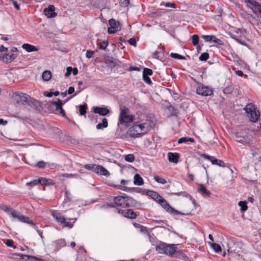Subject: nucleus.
<instances>
[{
    "label": "nucleus",
    "mask_w": 261,
    "mask_h": 261,
    "mask_svg": "<svg viewBox=\"0 0 261 261\" xmlns=\"http://www.w3.org/2000/svg\"><path fill=\"white\" fill-rule=\"evenodd\" d=\"M12 98L17 104L34 107L36 109L41 107V102L30 95L19 92L13 93Z\"/></svg>",
    "instance_id": "obj_1"
},
{
    "label": "nucleus",
    "mask_w": 261,
    "mask_h": 261,
    "mask_svg": "<svg viewBox=\"0 0 261 261\" xmlns=\"http://www.w3.org/2000/svg\"><path fill=\"white\" fill-rule=\"evenodd\" d=\"M113 202L116 206L125 208L130 207H137L142 206V204L133 198L123 194V196H117L113 198Z\"/></svg>",
    "instance_id": "obj_2"
},
{
    "label": "nucleus",
    "mask_w": 261,
    "mask_h": 261,
    "mask_svg": "<svg viewBox=\"0 0 261 261\" xmlns=\"http://www.w3.org/2000/svg\"><path fill=\"white\" fill-rule=\"evenodd\" d=\"M0 209L6 212L8 215L11 216L13 218H17L20 222L27 223L30 220L28 217L23 216L20 212L5 204L1 205Z\"/></svg>",
    "instance_id": "obj_3"
},
{
    "label": "nucleus",
    "mask_w": 261,
    "mask_h": 261,
    "mask_svg": "<svg viewBox=\"0 0 261 261\" xmlns=\"http://www.w3.org/2000/svg\"><path fill=\"white\" fill-rule=\"evenodd\" d=\"M175 248L174 244H168L162 242L156 246V250L159 253H164L169 256H173L175 252Z\"/></svg>",
    "instance_id": "obj_4"
},
{
    "label": "nucleus",
    "mask_w": 261,
    "mask_h": 261,
    "mask_svg": "<svg viewBox=\"0 0 261 261\" xmlns=\"http://www.w3.org/2000/svg\"><path fill=\"white\" fill-rule=\"evenodd\" d=\"M244 110L248 114L249 120L252 122H256L260 117L259 112L256 110L254 105L252 103H248Z\"/></svg>",
    "instance_id": "obj_5"
},
{
    "label": "nucleus",
    "mask_w": 261,
    "mask_h": 261,
    "mask_svg": "<svg viewBox=\"0 0 261 261\" xmlns=\"http://www.w3.org/2000/svg\"><path fill=\"white\" fill-rule=\"evenodd\" d=\"M158 202L163 207L167 212L172 215L173 216H176L177 215H180L182 216L185 215V214L176 210L173 207H171L169 204L166 201V200L162 197Z\"/></svg>",
    "instance_id": "obj_6"
},
{
    "label": "nucleus",
    "mask_w": 261,
    "mask_h": 261,
    "mask_svg": "<svg viewBox=\"0 0 261 261\" xmlns=\"http://www.w3.org/2000/svg\"><path fill=\"white\" fill-rule=\"evenodd\" d=\"M49 106L50 108L53 106H55V113L56 114L60 115L66 119H68L64 110L63 109V105L62 100L58 99L57 101H50L49 102Z\"/></svg>",
    "instance_id": "obj_7"
},
{
    "label": "nucleus",
    "mask_w": 261,
    "mask_h": 261,
    "mask_svg": "<svg viewBox=\"0 0 261 261\" xmlns=\"http://www.w3.org/2000/svg\"><path fill=\"white\" fill-rule=\"evenodd\" d=\"M244 2L252 10L253 13L261 18V4L253 0H244Z\"/></svg>",
    "instance_id": "obj_8"
},
{
    "label": "nucleus",
    "mask_w": 261,
    "mask_h": 261,
    "mask_svg": "<svg viewBox=\"0 0 261 261\" xmlns=\"http://www.w3.org/2000/svg\"><path fill=\"white\" fill-rule=\"evenodd\" d=\"M128 109L125 108L121 109L119 115V122L121 124L130 123L134 120V116L132 115H127Z\"/></svg>",
    "instance_id": "obj_9"
},
{
    "label": "nucleus",
    "mask_w": 261,
    "mask_h": 261,
    "mask_svg": "<svg viewBox=\"0 0 261 261\" xmlns=\"http://www.w3.org/2000/svg\"><path fill=\"white\" fill-rule=\"evenodd\" d=\"M113 187L116 189L120 190L125 192H131L134 190L136 192L141 193L143 195H146V193L148 191L140 188H128L126 186L119 185H114Z\"/></svg>",
    "instance_id": "obj_10"
},
{
    "label": "nucleus",
    "mask_w": 261,
    "mask_h": 261,
    "mask_svg": "<svg viewBox=\"0 0 261 261\" xmlns=\"http://www.w3.org/2000/svg\"><path fill=\"white\" fill-rule=\"evenodd\" d=\"M148 130V129L147 128L145 132L141 133L138 129V126L134 125L128 129V134L132 138H140L147 133Z\"/></svg>",
    "instance_id": "obj_11"
},
{
    "label": "nucleus",
    "mask_w": 261,
    "mask_h": 261,
    "mask_svg": "<svg viewBox=\"0 0 261 261\" xmlns=\"http://www.w3.org/2000/svg\"><path fill=\"white\" fill-rule=\"evenodd\" d=\"M109 24L110 27L108 28V32L110 34H114L121 30V25L119 21L115 19L112 18L109 20Z\"/></svg>",
    "instance_id": "obj_12"
},
{
    "label": "nucleus",
    "mask_w": 261,
    "mask_h": 261,
    "mask_svg": "<svg viewBox=\"0 0 261 261\" xmlns=\"http://www.w3.org/2000/svg\"><path fill=\"white\" fill-rule=\"evenodd\" d=\"M223 93L225 95H230L237 96L239 95V88L238 86H234L230 84L225 87L223 90Z\"/></svg>",
    "instance_id": "obj_13"
},
{
    "label": "nucleus",
    "mask_w": 261,
    "mask_h": 261,
    "mask_svg": "<svg viewBox=\"0 0 261 261\" xmlns=\"http://www.w3.org/2000/svg\"><path fill=\"white\" fill-rule=\"evenodd\" d=\"M196 93L198 95L206 96L212 95L213 91L208 86L200 85L197 88Z\"/></svg>",
    "instance_id": "obj_14"
},
{
    "label": "nucleus",
    "mask_w": 261,
    "mask_h": 261,
    "mask_svg": "<svg viewBox=\"0 0 261 261\" xmlns=\"http://www.w3.org/2000/svg\"><path fill=\"white\" fill-rule=\"evenodd\" d=\"M200 156L205 160L210 161L213 165H216L222 167H224L225 166V163L222 160L216 159L213 156H210L207 154L202 153L200 155Z\"/></svg>",
    "instance_id": "obj_15"
},
{
    "label": "nucleus",
    "mask_w": 261,
    "mask_h": 261,
    "mask_svg": "<svg viewBox=\"0 0 261 261\" xmlns=\"http://www.w3.org/2000/svg\"><path fill=\"white\" fill-rule=\"evenodd\" d=\"M202 38L204 40V41L206 42H213L216 43L218 45H223V42L220 39H218L214 35H202Z\"/></svg>",
    "instance_id": "obj_16"
},
{
    "label": "nucleus",
    "mask_w": 261,
    "mask_h": 261,
    "mask_svg": "<svg viewBox=\"0 0 261 261\" xmlns=\"http://www.w3.org/2000/svg\"><path fill=\"white\" fill-rule=\"evenodd\" d=\"M55 6L50 5L44 10V13L48 18H54L57 15V14L55 12Z\"/></svg>",
    "instance_id": "obj_17"
},
{
    "label": "nucleus",
    "mask_w": 261,
    "mask_h": 261,
    "mask_svg": "<svg viewBox=\"0 0 261 261\" xmlns=\"http://www.w3.org/2000/svg\"><path fill=\"white\" fill-rule=\"evenodd\" d=\"M93 112L99 115L105 116L110 113V111L107 107H96L93 109Z\"/></svg>",
    "instance_id": "obj_18"
},
{
    "label": "nucleus",
    "mask_w": 261,
    "mask_h": 261,
    "mask_svg": "<svg viewBox=\"0 0 261 261\" xmlns=\"http://www.w3.org/2000/svg\"><path fill=\"white\" fill-rule=\"evenodd\" d=\"M53 245L54 247L55 251H58L62 247H65L66 245V241L64 239H59L53 242Z\"/></svg>",
    "instance_id": "obj_19"
},
{
    "label": "nucleus",
    "mask_w": 261,
    "mask_h": 261,
    "mask_svg": "<svg viewBox=\"0 0 261 261\" xmlns=\"http://www.w3.org/2000/svg\"><path fill=\"white\" fill-rule=\"evenodd\" d=\"M167 156L170 163L177 164L179 161L180 155L178 153L168 152Z\"/></svg>",
    "instance_id": "obj_20"
},
{
    "label": "nucleus",
    "mask_w": 261,
    "mask_h": 261,
    "mask_svg": "<svg viewBox=\"0 0 261 261\" xmlns=\"http://www.w3.org/2000/svg\"><path fill=\"white\" fill-rule=\"evenodd\" d=\"M95 172L101 175L108 176L110 175L109 171L100 165H97L95 167Z\"/></svg>",
    "instance_id": "obj_21"
},
{
    "label": "nucleus",
    "mask_w": 261,
    "mask_h": 261,
    "mask_svg": "<svg viewBox=\"0 0 261 261\" xmlns=\"http://www.w3.org/2000/svg\"><path fill=\"white\" fill-rule=\"evenodd\" d=\"M146 195L149 196L156 202H158L160 198H162V196L158 193L152 190H148L146 193Z\"/></svg>",
    "instance_id": "obj_22"
},
{
    "label": "nucleus",
    "mask_w": 261,
    "mask_h": 261,
    "mask_svg": "<svg viewBox=\"0 0 261 261\" xmlns=\"http://www.w3.org/2000/svg\"><path fill=\"white\" fill-rule=\"evenodd\" d=\"M16 58L13 54H4L3 57L0 56V58H2L4 61L6 63H10L14 60Z\"/></svg>",
    "instance_id": "obj_23"
},
{
    "label": "nucleus",
    "mask_w": 261,
    "mask_h": 261,
    "mask_svg": "<svg viewBox=\"0 0 261 261\" xmlns=\"http://www.w3.org/2000/svg\"><path fill=\"white\" fill-rule=\"evenodd\" d=\"M52 216L59 223L62 224L63 222H65V218L57 211H54L52 213Z\"/></svg>",
    "instance_id": "obj_24"
},
{
    "label": "nucleus",
    "mask_w": 261,
    "mask_h": 261,
    "mask_svg": "<svg viewBox=\"0 0 261 261\" xmlns=\"http://www.w3.org/2000/svg\"><path fill=\"white\" fill-rule=\"evenodd\" d=\"M22 47L28 53L37 51L38 50V48L36 46L28 43L23 44L22 45Z\"/></svg>",
    "instance_id": "obj_25"
},
{
    "label": "nucleus",
    "mask_w": 261,
    "mask_h": 261,
    "mask_svg": "<svg viewBox=\"0 0 261 261\" xmlns=\"http://www.w3.org/2000/svg\"><path fill=\"white\" fill-rule=\"evenodd\" d=\"M134 184L137 186H141L144 184L143 178L139 174H136L134 177Z\"/></svg>",
    "instance_id": "obj_26"
},
{
    "label": "nucleus",
    "mask_w": 261,
    "mask_h": 261,
    "mask_svg": "<svg viewBox=\"0 0 261 261\" xmlns=\"http://www.w3.org/2000/svg\"><path fill=\"white\" fill-rule=\"evenodd\" d=\"M124 217L129 219H134L137 217V214L133 210L128 209L126 210Z\"/></svg>",
    "instance_id": "obj_27"
},
{
    "label": "nucleus",
    "mask_w": 261,
    "mask_h": 261,
    "mask_svg": "<svg viewBox=\"0 0 261 261\" xmlns=\"http://www.w3.org/2000/svg\"><path fill=\"white\" fill-rule=\"evenodd\" d=\"M108 126V121L106 118H103L102 122L99 123L96 125V128L97 129H103L107 127Z\"/></svg>",
    "instance_id": "obj_28"
},
{
    "label": "nucleus",
    "mask_w": 261,
    "mask_h": 261,
    "mask_svg": "<svg viewBox=\"0 0 261 261\" xmlns=\"http://www.w3.org/2000/svg\"><path fill=\"white\" fill-rule=\"evenodd\" d=\"M230 37L231 38L236 41L238 43L245 46H248L247 44L243 40L241 36H237L234 35H231Z\"/></svg>",
    "instance_id": "obj_29"
},
{
    "label": "nucleus",
    "mask_w": 261,
    "mask_h": 261,
    "mask_svg": "<svg viewBox=\"0 0 261 261\" xmlns=\"http://www.w3.org/2000/svg\"><path fill=\"white\" fill-rule=\"evenodd\" d=\"M18 256H20L21 257V258L22 259L27 260V261H37V257L29 255H24V254H18Z\"/></svg>",
    "instance_id": "obj_30"
},
{
    "label": "nucleus",
    "mask_w": 261,
    "mask_h": 261,
    "mask_svg": "<svg viewBox=\"0 0 261 261\" xmlns=\"http://www.w3.org/2000/svg\"><path fill=\"white\" fill-rule=\"evenodd\" d=\"M168 111L170 114V116H173L177 117L178 116V110L175 109L173 106L170 105L167 107Z\"/></svg>",
    "instance_id": "obj_31"
},
{
    "label": "nucleus",
    "mask_w": 261,
    "mask_h": 261,
    "mask_svg": "<svg viewBox=\"0 0 261 261\" xmlns=\"http://www.w3.org/2000/svg\"><path fill=\"white\" fill-rule=\"evenodd\" d=\"M247 202L246 201H240L239 202L238 205L240 206V211L244 213L247 211L248 208Z\"/></svg>",
    "instance_id": "obj_32"
},
{
    "label": "nucleus",
    "mask_w": 261,
    "mask_h": 261,
    "mask_svg": "<svg viewBox=\"0 0 261 261\" xmlns=\"http://www.w3.org/2000/svg\"><path fill=\"white\" fill-rule=\"evenodd\" d=\"M51 72L49 70H45L42 73V79L45 81H48L51 78Z\"/></svg>",
    "instance_id": "obj_33"
},
{
    "label": "nucleus",
    "mask_w": 261,
    "mask_h": 261,
    "mask_svg": "<svg viewBox=\"0 0 261 261\" xmlns=\"http://www.w3.org/2000/svg\"><path fill=\"white\" fill-rule=\"evenodd\" d=\"M38 184H40L42 185L48 186L51 184V180L50 179H46L44 177H40L37 179Z\"/></svg>",
    "instance_id": "obj_34"
},
{
    "label": "nucleus",
    "mask_w": 261,
    "mask_h": 261,
    "mask_svg": "<svg viewBox=\"0 0 261 261\" xmlns=\"http://www.w3.org/2000/svg\"><path fill=\"white\" fill-rule=\"evenodd\" d=\"M199 191L201 192L203 194L207 196H210L211 194L210 191H208L206 188L203 185H199Z\"/></svg>",
    "instance_id": "obj_35"
},
{
    "label": "nucleus",
    "mask_w": 261,
    "mask_h": 261,
    "mask_svg": "<svg viewBox=\"0 0 261 261\" xmlns=\"http://www.w3.org/2000/svg\"><path fill=\"white\" fill-rule=\"evenodd\" d=\"M210 245L211 248H212L213 250L217 253H219L222 250L220 245L217 243H210Z\"/></svg>",
    "instance_id": "obj_36"
},
{
    "label": "nucleus",
    "mask_w": 261,
    "mask_h": 261,
    "mask_svg": "<svg viewBox=\"0 0 261 261\" xmlns=\"http://www.w3.org/2000/svg\"><path fill=\"white\" fill-rule=\"evenodd\" d=\"M87 105L86 103L79 106V111L81 115H85L86 113Z\"/></svg>",
    "instance_id": "obj_37"
},
{
    "label": "nucleus",
    "mask_w": 261,
    "mask_h": 261,
    "mask_svg": "<svg viewBox=\"0 0 261 261\" xmlns=\"http://www.w3.org/2000/svg\"><path fill=\"white\" fill-rule=\"evenodd\" d=\"M154 179L155 181L161 184H165L167 183V180L161 176L158 175L154 176Z\"/></svg>",
    "instance_id": "obj_38"
},
{
    "label": "nucleus",
    "mask_w": 261,
    "mask_h": 261,
    "mask_svg": "<svg viewBox=\"0 0 261 261\" xmlns=\"http://www.w3.org/2000/svg\"><path fill=\"white\" fill-rule=\"evenodd\" d=\"M170 57L173 59H179V60H186V58L185 57H184L182 55H180L179 54H178L177 53H171Z\"/></svg>",
    "instance_id": "obj_39"
},
{
    "label": "nucleus",
    "mask_w": 261,
    "mask_h": 261,
    "mask_svg": "<svg viewBox=\"0 0 261 261\" xmlns=\"http://www.w3.org/2000/svg\"><path fill=\"white\" fill-rule=\"evenodd\" d=\"M125 160L129 163H132L135 160V156L133 154H128L125 156Z\"/></svg>",
    "instance_id": "obj_40"
},
{
    "label": "nucleus",
    "mask_w": 261,
    "mask_h": 261,
    "mask_svg": "<svg viewBox=\"0 0 261 261\" xmlns=\"http://www.w3.org/2000/svg\"><path fill=\"white\" fill-rule=\"evenodd\" d=\"M97 166V165L95 164H86L84 166V168L90 171H93L95 172V167Z\"/></svg>",
    "instance_id": "obj_41"
},
{
    "label": "nucleus",
    "mask_w": 261,
    "mask_h": 261,
    "mask_svg": "<svg viewBox=\"0 0 261 261\" xmlns=\"http://www.w3.org/2000/svg\"><path fill=\"white\" fill-rule=\"evenodd\" d=\"M199 37L197 35H193L192 36V42L194 46H196L199 43Z\"/></svg>",
    "instance_id": "obj_42"
},
{
    "label": "nucleus",
    "mask_w": 261,
    "mask_h": 261,
    "mask_svg": "<svg viewBox=\"0 0 261 261\" xmlns=\"http://www.w3.org/2000/svg\"><path fill=\"white\" fill-rule=\"evenodd\" d=\"M209 58V54L207 53H202L199 57V60L201 61H205Z\"/></svg>",
    "instance_id": "obj_43"
},
{
    "label": "nucleus",
    "mask_w": 261,
    "mask_h": 261,
    "mask_svg": "<svg viewBox=\"0 0 261 261\" xmlns=\"http://www.w3.org/2000/svg\"><path fill=\"white\" fill-rule=\"evenodd\" d=\"M152 74H153V71L151 69L148 68H145L143 69V75L149 76V75H151Z\"/></svg>",
    "instance_id": "obj_44"
},
{
    "label": "nucleus",
    "mask_w": 261,
    "mask_h": 261,
    "mask_svg": "<svg viewBox=\"0 0 261 261\" xmlns=\"http://www.w3.org/2000/svg\"><path fill=\"white\" fill-rule=\"evenodd\" d=\"M139 228H140V232L146 234L149 237H150V233H149V231L148 230L147 228L146 227L142 225L141 226H140V227Z\"/></svg>",
    "instance_id": "obj_45"
},
{
    "label": "nucleus",
    "mask_w": 261,
    "mask_h": 261,
    "mask_svg": "<svg viewBox=\"0 0 261 261\" xmlns=\"http://www.w3.org/2000/svg\"><path fill=\"white\" fill-rule=\"evenodd\" d=\"M136 125L138 126V129L139 130V132L141 133H142V131H144V132H145V126H147V127L148 126L147 123H142L140 124H137Z\"/></svg>",
    "instance_id": "obj_46"
},
{
    "label": "nucleus",
    "mask_w": 261,
    "mask_h": 261,
    "mask_svg": "<svg viewBox=\"0 0 261 261\" xmlns=\"http://www.w3.org/2000/svg\"><path fill=\"white\" fill-rule=\"evenodd\" d=\"M109 42L107 40H103L102 42V44L99 45V49H105L108 46Z\"/></svg>",
    "instance_id": "obj_47"
},
{
    "label": "nucleus",
    "mask_w": 261,
    "mask_h": 261,
    "mask_svg": "<svg viewBox=\"0 0 261 261\" xmlns=\"http://www.w3.org/2000/svg\"><path fill=\"white\" fill-rule=\"evenodd\" d=\"M173 194H174L175 195H176L177 196H182L188 197V198L191 197V195L188 194L186 192H178V193H173Z\"/></svg>",
    "instance_id": "obj_48"
},
{
    "label": "nucleus",
    "mask_w": 261,
    "mask_h": 261,
    "mask_svg": "<svg viewBox=\"0 0 261 261\" xmlns=\"http://www.w3.org/2000/svg\"><path fill=\"white\" fill-rule=\"evenodd\" d=\"M119 2L120 4V5L121 7H127L128 5V4H129V0H119Z\"/></svg>",
    "instance_id": "obj_49"
},
{
    "label": "nucleus",
    "mask_w": 261,
    "mask_h": 261,
    "mask_svg": "<svg viewBox=\"0 0 261 261\" xmlns=\"http://www.w3.org/2000/svg\"><path fill=\"white\" fill-rule=\"evenodd\" d=\"M143 80L146 83L149 85H151L152 84V82L148 76L143 75Z\"/></svg>",
    "instance_id": "obj_50"
},
{
    "label": "nucleus",
    "mask_w": 261,
    "mask_h": 261,
    "mask_svg": "<svg viewBox=\"0 0 261 261\" xmlns=\"http://www.w3.org/2000/svg\"><path fill=\"white\" fill-rule=\"evenodd\" d=\"M38 184V179H34L30 182H27L26 184V185L30 186L31 187H34Z\"/></svg>",
    "instance_id": "obj_51"
},
{
    "label": "nucleus",
    "mask_w": 261,
    "mask_h": 261,
    "mask_svg": "<svg viewBox=\"0 0 261 261\" xmlns=\"http://www.w3.org/2000/svg\"><path fill=\"white\" fill-rule=\"evenodd\" d=\"M70 193L68 191L65 192V199L64 200L63 203L68 202L70 201L71 199L69 197Z\"/></svg>",
    "instance_id": "obj_52"
},
{
    "label": "nucleus",
    "mask_w": 261,
    "mask_h": 261,
    "mask_svg": "<svg viewBox=\"0 0 261 261\" xmlns=\"http://www.w3.org/2000/svg\"><path fill=\"white\" fill-rule=\"evenodd\" d=\"M246 138H247V136L240 137L238 139L237 141L238 142H240V143H243V144L246 143L248 142V141H246Z\"/></svg>",
    "instance_id": "obj_53"
},
{
    "label": "nucleus",
    "mask_w": 261,
    "mask_h": 261,
    "mask_svg": "<svg viewBox=\"0 0 261 261\" xmlns=\"http://www.w3.org/2000/svg\"><path fill=\"white\" fill-rule=\"evenodd\" d=\"M164 6L166 7H169V8H175L176 7V5H175V4L174 3H170V2L166 3L164 4Z\"/></svg>",
    "instance_id": "obj_54"
},
{
    "label": "nucleus",
    "mask_w": 261,
    "mask_h": 261,
    "mask_svg": "<svg viewBox=\"0 0 261 261\" xmlns=\"http://www.w3.org/2000/svg\"><path fill=\"white\" fill-rule=\"evenodd\" d=\"M128 42L129 43V44L132 46H136V44H137V42H136V40L135 38H130L128 41Z\"/></svg>",
    "instance_id": "obj_55"
},
{
    "label": "nucleus",
    "mask_w": 261,
    "mask_h": 261,
    "mask_svg": "<svg viewBox=\"0 0 261 261\" xmlns=\"http://www.w3.org/2000/svg\"><path fill=\"white\" fill-rule=\"evenodd\" d=\"M72 70V68L71 67H68L66 68V72L65 74V76L66 77L69 76L71 74Z\"/></svg>",
    "instance_id": "obj_56"
},
{
    "label": "nucleus",
    "mask_w": 261,
    "mask_h": 261,
    "mask_svg": "<svg viewBox=\"0 0 261 261\" xmlns=\"http://www.w3.org/2000/svg\"><path fill=\"white\" fill-rule=\"evenodd\" d=\"M93 51H92V50H88L86 52V57L88 58V59H90L93 56Z\"/></svg>",
    "instance_id": "obj_57"
},
{
    "label": "nucleus",
    "mask_w": 261,
    "mask_h": 261,
    "mask_svg": "<svg viewBox=\"0 0 261 261\" xmlns=\"http://www.w3.org/2000/svg\"><path fill=\"white\" fill-rule=\"evenodd\" d=\"M53 90H50L49 92L45 91L44 92V95L48 97H51L53 95Z\"/></svg>",
    "instance_id": "obj_58"
},
{
    "label": "nucleus",
    "mask_w": 261,
    "mask_h": 261,
    "mask_svg": "<svg viewBox=\"0 0 261 261\" xmlns=\"http://www.w3.org/2000/svg\"><path fill=\"white\" fill-rule=\"evenodd\" d=\"M13 241L12 240H7L5 242L7 246L11 247H13Z\"/></svg>",
    "instance_id": "obj_59"
},
{
    "label": "nucleus",
    "mask_w": 261,
    "mask_h": 261,
    "mask_svg": "<svg viewBox=\"0 0 261 261\" xmlns=\"http://www.w3.org/2000/svg\"><path fill=\"white\" fill-rule=\"evenodd\" d=\"M62 224H63L64 227H68L69 228H71L73 227V224L71 223L67 222L66 220L65 222H63Z\"/></svg>",
    "instance_id": "obj_60"
},
{
    "label": "nucleus",
    "mask_w": 261,
    "mask_h": 261,
    "mask_svg": "<svg viewBox=\"0 0 261 261\" xmlns=\"http://www.w3.org/2000/svg\"><path fill=\"white\" fill-rule=\"evenodd\" d=\"M14 7L18 10H20V7L18 3L15 0H11Z\"/></svg>",
    "instance_id": "obj_61"
},
{
    "label": "nucleus",
    "mask_w": 261,
    "mask_h": 261,
    "mask_svg": "<svg viewBox=\"0 0 261 261\" xmlns=\"http://www.w3.org/2000/svg\"><path fill=\"white\" fill-rule=\"evenodd\" d=\"M187 142V137H182L178 139V143L181 144Z\"/></svg>",
    "instance_id": "obj_62"
},
{
    "label": "nucleus",
    "mask_w": 261,
    "mask_h": 261,
    "mask_svg": "<svg viewBox=\"0 0 261 261\" xmlns=\"http://www.w3.org/2000/svg\"><path fill=\"white\" fill-rule=\"evenodd\" d=\"M45 166V163L43 161H40L37 164V166L40 168H44Z\"/></svg>",
    "instance_id": "obj_63"
},
{
    "label": "nucleus",
    "mask_w": 261,
    "mask_h": 261,
    "mask_svg": "<svg viewBox=\"0 0 261 261\" xmlns=\"http://www.w3.org/2000/svg\"><path fill=\"white\" fill-rule=\"evenodd\" d=\"M128 71H140V68L138 67H134V66H130L129 69H128Z\"/></svg>",
    "instance_id": "obj_64"
}]
</instances>
